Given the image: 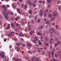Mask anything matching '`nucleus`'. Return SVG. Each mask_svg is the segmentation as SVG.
I'll return each instance as SVG.
<instances>
[{
	"label": "nucleus",
	"instance_id": "1",
	"mask_svg": "<svg viewBox=\"0 0 61 61\" xmlns=\"http://www.w3.org/2000/svg\"><path fill=\"white\" fill-rule=\"evenodd\" d=\"M3 14L5 15V19H6V20H8L9 17H8V16L7 15H8L9 14V13H6V12L4 11L3 12Z\"/></svg>",
	"mask_w": 61,
	"mask_h": 61
},
{
	"label": "nucleus",
	"instance_id": "2",
	"mask_svg": "<svg viewBox=\"0 0 61 61\" xmlns=\"http://www.w3.org/2000/svg\"><path fill=\"white\" fill-rule=\"evenodd\" d=\"M53 15L54 17L56 16L57 15V13L56 11H54L53 12Z\"/></svg>",
	"mask_w": 61,
	"mask_h": 61
},
{
	"label": "nucleus",
	"instance_id": "3",
	"mask_svg": "<svg viewBox=\"0 0 61 61\" xmlns=\"http://www.w3.org/2000/svg\"><path fill=\"white\" fill-rule=\"evenodd\" d=\"M39 14L40 15V16H42V15H43V10H40Z\"/></svg>",
	"mask_w": 61,
	"mask_h": 61
},
{
	"label": "nucleus",
	"instance_id": "4",
	"mask_svg": "<svg viewBox=\"0 0 61 61\" xmlns=\"http://www.w3.org/2000/svg\"><path fill=\"white\" fill-rule=\"evenodd\" d=\"M55 19L56 18H55L54 17H52L51 19V22H52V21H55Z\"/></svg>",
	"mask_w": 61,
	"mask_h": 61
},
{
	"label": "nucleus",
	"instance_id": "5",
	"mask_svg": "<svg viewBox=\"0 0 61 61\" xmlns=\"http://www.w3.org/2000/svg\"><path fill=\"white\" fill-rule=\"evenodd\" d=\"M2 54L0 52V56H1L2 58H3L4 56V52H2Z\"/></svg>",
	"mask_w": 61,
	"mask_h": 61
},
{
	"label": "nucleus",
	"instance_id": "6",
	"mask_svg": "<svg viewBox=\"0 0 61 61\" xmlns=\"http://www.w3.org/2000/svg\"><path fill=\"white\" fill-rule=\"evenodd\" d=\"M2 8H4L3 11L4 12H5L6 10V7H5V5H3L2 6Z\"/></svg>",
	"mask_w": 61,
	"mask_h": 61
},
{
	"label": "nucleus",
	"instance_id": "7",
	"mask_svg": "<svg viewBox=\"0 0 61 61\" xmlns=\"http://www.w3.org/2000/svg\"><path fill=\"white\" fill-rule=\"evenodd\" d=\"M13 32H9V34L8 35V36H9V37H11L10 36H12V34H13Z\"/></svg>",
	"mask_w": 61,
	"mask_h": 61
},
{
	"label": "nucleus",
	"instance_id": "8",
	"mask_svg": "<svg viewBox=\"0 0 61 61\" xmlns=\"http://www.w3.org/2000/svg\"><path fill=\"white\" fill-rule=\"evenodd\" d=\"M10 24H9L8 25V26L6 28V29H10Z\"/></svg>",
	"mask_w": 61,
	"mask_h": 61
},
{
	"label": "nucleus",
	"instance_id": "9",
	"mask_svg": "<svg viewBox=\"0 0 61 61\" xmlns=\"http://www.w3.org/2000/svg\"><path fill=\"white\" fill-rule=\"evenodd\" d=\"M50 22L49 20H47V21L46 22V24L47 25H50Z\"/></svg>",
	"mask_w": 61,
	"mask_h": 61
},
{
	"label": "nucleus",
	"instance_id": "10",
	"mask_svg": "<svg viewBox=\"0 0 61 61\" xmlns=\"http://www.w3.org/2000/svg\"><path fill=\"white\" fill-rule=\"evenodd\" d=\"M19 17L17 16V17L15 18V20L16 21H18V20H19Z\"/></svg>",
	"mask_w": 61,
	"mask_h": 61
},
{
	"label": "nucleus",
	"instance_id": "11",
	"mask_svg": "<svg viewBox=\"0 0 61 61\" xmlns=\"http://www.w3.org/2000/svg\"><path fill=\"white\" fill-rule=\"evenodd\" d=\"M35 32V31L33 30H32L30 32V35H32L33 34V33H34Z\"/></svg>",
	"mask_w": 61,
	"mask_h": 61
},
{
	"label": "nucleus",
	"instance_id": "12",
	"mask_svg": "<svg viewBox=\"0 0 61 61\" xmlns=\"http://www.w3.org/2000/svg\"><path fill=\"white\" fill-rule=\"evenodd\" d=\"M51 30L52 31H53V32L54 33H56V32H55V30L54 28H51Z\"/></svg>",
	"mask_w": 61,
	"mask_h": 61
},
{
	"label": "nucleus",
	"instance_id": "13",
	"mask_svg": "<svg viewBox=\"0 0 61 61\" xmlns=\"http://www.w3.org/2000/svg\"><path fill=\"white\" fill-rule=\"evenodd\" d=\"M43 27H43V26H41L40 27H38V29L39 30H41V29H42V28H43Z\"/></svg>",
	"mask_w": 61,
	"mask_h": 61
},
{
	"label": "nucleus",
	"instance_id": "14",
	"mask_svg": "<svg viewBox=\"0 0 61 61\" xmlns=\"http://www.w3.org/2000/svg\"><path fill=\"white\" fill-rule=\"evenodd\" d=\"M17 11L18 12L19 14H21V13L20 12V11H19V10H20V9H17Z\"/></svg>",
	"mask_w": 61,
	"mask_h": 61
},
{
	"label": "nucleus",
	"instance_id": "15",
	"mask_svg": "<svg viewBox=\"0 0 61 61\" xmlns=\"http://www.w3.org/2000/svg\"><path fill=\"white\" fill-rule=\"evenodd\" d=\"M37 35H39V36H41L42 35V34L40 33V31H39V32H38Z\"/></svg>",
	"mask_w": 61,
	"mask_h": 61
},
{
	"label": "nucleus",
	"instance_id": "16",
	"mask_svg": "<svg viewBox=\"0 0 61 61\" xmlns=\"http://www.w3.org/2000/svg\"><path fill=\"white\" fill-rule=\"evenodd\" d=\"M38 10V9L37 8H36L35 9V13H36H36H37V10Z\"/></svg>",
	"mask_w": 61,
	"mask_h": 61
},
{
	"label": "nucleus",
	"instance_id": "17",
	"mask_svg": "<svg viewBox=\"0 0 61 61\" xmlns=\"http://www.w3.org/2000/svg\"><path fill=\"white\" fill-rule=\"evenodd\" d=\"M11 26L12 27H13L15 26V24L13 23H12L11 24Z\"/></svg>",
	"mask_w": 61,
	"mask_h": 61
},
{
	"label": "nucleus",
	"instance_id": "18",
	"mask_svg": "<svg viewBox=\"0 0 61 61\" xmlns=\"http://www.w3.org/2000/svg\"><path fill=\"white\" fill-rule=\"evenodd\" d=\"M10 20L11 21H13L14 20V18L13 17H11L10 18Z\"/></svg>",
	"mask_w": 61,
	"mask_h": 61
},
{
	"label": "nucleus",
	"instance_id": "19",
	"mask_svg": "<svg viewBox=\"0 0 61 61\" xmlns=\"http://www.w3.org/2000/svg\"><path fill=\"white\" fill-rule=\"evenodd\" d=\"M48 16L49 18H51V15L50 13H49L48 15Z\"/></svg>",
	"mask_w": 61,
	"mask_h": 61
},
{
	"label": "nucleus",
	"instance_id": "20",
	"mask_svg": "<svg viewBox=\"0 0 61 61\" xmlns=\"http://www.w3.org/2000/svg\"><path fill=\"white\" fill-rule=\"evenodd\" d=\"M15 61H21V60L20 59H17L15 60Z\"/></svg>",
	"mask_w": 61,
	"mask_h": 61
},
{
	"label": "nucleus",
	"instance_id": "21",
	"mask_svg": "<svg viewBox=\"0 0 61 61\" xmlns=\"http://www.w3.org/2000/svg\"><path fill=\"white\" fill-rule=\"evenodd\" d=\"M29 13L31 15V14H32V10H30V11H29Z\"/></svg>",
	"mask_w": 61,
	"mask_h": 61
},
{
	"label": "nucleus",
	"instance_id": "22",
	"mask_svg": "<svg viewBox=\"0 0 61 61\" xmlns=\"http://www.w3.org/2000/svg\"><path fill=\"white\" fill-rule=\"evenodd\" d=\"M48 11V10L47 9H46L45 10L44 13H46V12H47Z\"/></svg>",
	"mask_w": 61,
	"mask_h": 61
},
{
	"label": "nucleus",
	"instance_id": "23",
	"mask_svg": "<svg viewBox=\"0 0 61 61\" xmlns=\"http://www.w3.org/2000/svg\"><path fill=\"white\" fill-rule=\"evenodd\" d=\"M28 4H31V1L30 0H28Z\"/></svg>",
	"mask_w": 61,
	"mask_h": 61
},
{
	"label": "nucleus",
	"instance_id": "24",
	"mask_svg": "<svg viewBox=\"0 0 61 61\" xmlns=\"http://www.w3.org/2000/svg\"><path fill=\"white\" fill-rule=\"evenodd\" d=\"M61 6H58V9H59V11H60V10H61Z\"/></svg>",
	"mask_w": 61,
	"mask_h": 61
},
{
	"label": "nucleus",
	"instance_id": "25",
	"mask_svg": "<svg viewBox=\"0 0 61 61\" xmlns=\"http://www.w3.org/2000/svg\"><path fill=\"white\" fill-rule=\"evenodd\" d=\"M33 6V7H36V4H35L34 3H33L32 4Z\"/></svg>",
	"mask_w": 61,
	"mask_h": 61
},
{
	"label": "nucleus",
	"instance_id": "26",
	"mask_svg": "<svg viewBox=\"0 0 61 61\" xmlns=\"http://www.w3.org/2000/svg\"><path fill=\"white\" fill-rule=\"evenodd\" d=\"M51 0H47L48 3H51Z\"/></svg>",
	"mask_w": 61,
	"mask_h": 61
},
{
	"label": "nucleus",
	"instance_id": "27",
	"mask_svg": "<svg viewBox=\"0 0 61 61\" xmlns=\"http://www.w3.org/2000/svg\"><path fill=\"white\" fill-rule=\"evenodd\" d=\"M21 45L22 46H23V47H25V44H23V43L21 44Z\"/></svg>",
	"mask_w": 61,
	"mask_h": 61
},
{
	"label": "nucleus",
	"instance_id": "28",
	"mask_svg": "<svg viewBox=\"0 0 61 61\" xmlns=\"http://www.w3.org/2000/svg\"><path fill=\"white\" fill-rule=\"evenodd\" d=\"M44 43L46 46H48V43H47L46 44V43H45V42H44Z\"/></svg>",
	"mask_w": 61,
	"mask_h": 61
},
{
	"label": "nucleus",
	"instance_id": "29",
	"mask_svg": "<svg viewBox=\"0 0 61 61\" xmlns=\"http://www.w3.org/2000/svg\"><path fill=\"white\" fill-rule=\"evenodd\" d=\"M50 6H51V5L49 4L48 5V6H47V8H50Z\"/></svg>",
	"mask_w": 61,
	"mask_h": 61
},
{
	"label": "nucleus",
	"instance_id": "30",
	"mask_svg": "<svg viewBox=\"0 0 61 61\" xmlns=\"http://www.w3.org/2000/svg\"><path fill=\"white\" fill-rule=\"evenodd\" d=\"M46 13H45L44 14V17H46Z\"/></svg>",
	"mask_w": 61,
	"mask_h": 61
},
{
	"label": "nucleus",
	"instance_id": "31",
	"mask_svg": "<svg viewBox=\"0 0 61 61\" xmlns=\"http://www.w3.org/2000/svg\"><path fill=\"white\" fill-rule=\"evenodd\" d=\"M51 55L52 56H54V51H52Z\"/></svg>",
	"mask_w": 61,
	"mask_h": 61
},
{
	"label": "nucleus",
	"instance_id": "32",
	"mask_svg": "<svg viewBox=\"0 0 61 61\" xmlns=\"http://www.w3.org/2000/svg\"><path fill=\"white\" fill-rule=\"evenodd\" d=\"M27 6L26 5H25V9H26L27 8Z\"/></svg>",
	"mask_w": 61,
	"mask_h": 61
},
{
	"label": "nucleus",
	"instance_id": "33",
	"mask_svg": "<svg viewBox=\"0 0 61 61\" xmlns=\"http://www.w3.org/2000/svg\"><path fill=\"white\" fill-rule=\"evenodd\" d=\"M15 32H17V31H18V30L17 29V28H16L15 29Z\"/></svg>",
	"mask_w": 61,
	"mask_h": 61
},
{
	"label": "nucleus",
	"instance_id": "34",
	"mask_svg": "<svg viewBox=\"0 0 61 61\" xmlns=\"http://www.w3.org/2000/svg\"><path fill=\"white\" fill-rule=\"evenodd\" d=\"M12 6L13 8H15V5H12Z\"/></svg>",
	"mask_w": 61,
	"mask_h": 61
},
{
	"label": "nucleus",
	"instance_id": "35",
	"mask_svg": "<svg viewBox=\"0 0 61 61\" xmlns=\"http://www.w3.org/2000/svg\"><path fill=\"white\" fill-rule=\"evenodd\" d=\"M33 58L34 60L35 61H36V57H35V56H34L33 57Z\"/></svg>",
	"mask_w": 61,
	"mask_h": 61
},
{
	"label": "nucleus",
	"instance_id": "36",
	"mask_svg": "<svg viewBox=\"0 0 61 61\" xmlns=\"http://www.w3.org/2000/svg\"><path fill=\"white\" fill-rule=\"evenodd\" d=\"M21 8H23V7H24V4H21Z\"/></svg>",
	"mask_w": 61,
	"mask_h": 61
},
{
	"label": "nucleus",
	"instance_id": "37",
	"mask_svg": "<svg viewBox=\"0 0 61 61\" xmlns=\"http://www.w3.org/2000/svg\"><path fill=\"white\" fill-rule=\"evenodd\" d=\"M42 54L43 55L45 54V51H44L42 52Z\"/></svg>",
	"mask_w": 61,
	"mask_h": 61
},
{
	"label": "nucleus",
	"instance_id": "38",
	"mask_svg": "<svg viewBox=\"0 0 61 61\" xmlns=\"http://www.w3.org/2000/svg\"><path fill=\"white\" fill-rule=\"evenodd\" d=\"M16 44L17 45H18V46H20V44L19 43H17Z\"/></svg>",
	"mask_w": 61,
	"mask_h": 61
},
{
	"label": "nucleus",
	"instance_id": "39",
	"mask_svg": "<svg viewBox=\"0 0 61 61\" xmlns=\"http://www.w3.org/2000/svg\"><path fill=\"white\" fill-rule=\"evenodd\" d=\"M53 61H57V60L55 59V58H53Z\"/></svg>",
	"mask_w": 61,
	"mask_h": 61
},
{
	"label": "nucleus",
	"instance_id": "40",
	"mask_svg": "<svg viewBox=\"0 0 61 61\" xmlns=\"http://www.w3.org/2000/svg\"><path fill=\"white\" fill-rule=\"evenodd\" d=\"M38 43L39 45H40V46H41L42 45V43L41 42H39Z\"/></svg>",
	"mask_w": 61,
	"mask_h": 61
},
{
	"label": "nucleus",
	"instance_id": "41",
	"mask_svg": "<svg viewBox=\"0 0 61 61\" xmlns=\"http://www.w3.org/2000/svg\"><path fill=\"white\" fill-rule=\"evenodd\" d=\"M61 53V51H58V53H59V54H60V53Z\"/></svg>",
	"mask_w": 61,
	"mask_h": 61
},
{
	"label": "nucleus",
	"instance_id": "42",
	"mask_svg": "<svg viewBox=\"0 0 61 61\" xmlns=\"http://www.w3.org/2000/svg\"><path fill=\"white\" fill-rule=\"evenodd\" d=\"M40 20L39 19H38L37 21V22L38 23V22H39Z\"/></svg>",
	"mask_w": 61,
	"mask_h": 61
},
{
	"label": "nucleus",
	"instance_id": "43",
	"mask_svg": "<svg viewBox=\"0 0 61 61\" xmlns=\"http://www.w3.org/2000/svg\"><path fill=\"white\" fill-rule=\"evenodd\" d=\"M56 24L55 23H52V25H55Z\"/></svg>",
	"mask_w": 61,
	"mask_h": 61
},
{
	"label": "nucleus",
	"instance_id": "44",
	"mask_svg": "<svg viewBox=\"0 0 61 61\" xmlns=\"http://www.w3.org/2000/svg\"><path fill=\"white\" fill-rule=\"evenodd\" d=\"M33 42H34V43H35L36 44V43H37V42H36V41L35 40H34Z\"/></svg>",
	"mask_w": 61,
	"mask_h": 61
},
{
	"label": "nucleus",
	"instance_id": "45",
	"mask_svg": "<svg viewBox=\"0 0 61 61\" xmlns=\"http://www.w3.org/2000/svg\"><path fill=\"white\" fill-rule=\"evenodd\" d=\"M6 38H5L4 39V42H6Z\"/></svg>",
	"mask_w": 61,
	"mask_h": 61
},
{
	"label": "nucleus",
	"instance_id": "46",
	"mask_svg": "<svg viewBox=\"0 0 61 61\" xmlns=\"http://www.w3.org/2000/svg\"><path fill=\"white\" fill-rule=\"evenodd\" d=\"M36 2H37V0H35L34 1V3H36Z\"/></svg>",
	"mask_w": 61,
	"mask_h": 61
},
{
	"label": "nucleus",
	"instance_id": "47",
	"mask_svg": "<svg viewBox=\"0 0 61 61\" xmlns=\"http://www.w3.org/2000/svg\"><path fill=\"white\" fill-rule=\"evenodd\" d=\"M36 61H39V58H36Z\"/></svg>",
	"mask_w": 61,
	"mask_h": 61
},
{
	"label": "nucleus",
	"instance_id": "48",
	"mask_svg": "<svg viewBox=\"0 0 61 61\" xmlns=\"http://www.w3.org/2000/svg\"><path fill=\"white\" fill-rule=\"evenodd\" d=\"M60 42L59 41H58L57 42L58 45H59Z\"/></svg>",
	"mask_w": 61,
	"mask_h": 61
},
{
	"label": "nucleus",
	"instance_id": "49",
	"mask_svg": "<svg viewBox=\"0 0 61 61\" xmlns=\"http://www.w3.org/2000/svg\"><path fill=\"white\" fill-rule=\"evenodd\" d=\"M35 39H36V40L37 41H38V39H37V37H36L35 38Z\"/></svg>",
	"mask_w": 61,
	"mask_h": 61
},
{
	"label": "nucleus",
	"instance_id": "50",
	"mask_svg": "<svg viewBox=\"0 0 61 61\" xmlns=\"http://www.w3.org/2000/svg\"><path fill=\"white\" fill-rule=\"evenodd\" d=\"M42 2V1H39V3H41Z\"/></svg>",
	"mask_w": 61,
	"mask_h": 61
},
{
	"label": "nucleus",
	"instance_id": "51",
	"mask_svg": "<svg viewBox=\"0 0 61 61\" xmlns=\"http://www.w3.org/2000/svg\"><path fill=\"white\" fill-rule=\"evenodd\" d=\"M45 40H46V41H47V40H48V38H45Z\"/></svg>",
	"mask_w": 61,
	"mask_h": 61
},
{
	"label": "nucleus",
	"instance_id": "52",
	"mask_svg": "<svg viewBox=\"0 0 61 61\" xmlns=\"http://www.w3.org/2000/svg\"><path fill=\"white\" fill-rule=\"evenodd\" d=\"M49 11L50 13H52V11L51 10H49Z\"/></svg>",
	"mask_w": 61,
	"mask_h": 61
},
{
	"label": "nucleus",
	"instance_id": "53",
	"mask_svg": "<svg viewBox=\"0 0 61 61\" xmlns=\"http://www.w3.org/2000/svg\"><path fill=\"white\" fill-rule=\"evenodd\" d=\"M16 25L17 26H19V24H18V23H17L16 24Z\"/></svg>",
	"mask_w": 61,
	"mask_h": 61
},
{
	"label": "nucleus",
	"instance_id": "54",
	"mask_svg": "<svg viewBox=\"0 0 61 61\" xmlns=\"http://www.w3.org/2000/svg\"><path fill=\"white\" fill-rule=\"evenodd\" d=\"M6 23H5L4 24V25H3V26H5V25H6Z\"/></svg>",
	"mask_w": 61,
	"mask_h": 61
},
{
	"label": "nucleus",
	"instance_id": "55",
	"mask_svg": "<svg viewBox=\"0 0 61 61\" xmlns=\"http://www.w3.org/2000/svg\"><path fill=\"white\" fill-rule=\"evenodd\" d=\"M55 38L56 41H57V39L56 37Z\"/></svg>",
	"mask_w": 61,
	"mask_h": 61
},
{
	"label": "nucleus",
	"instance_id": "56",
	"mask_svg": "<svg viewBox=\"0 0 61 61\" xmlns=\"http://www.w3.org/2000/svg\"><path fill=\"white\" fill-rule=\"evenodd\" d=\"M38 52H41V51H40V50H39L38 51Z\"/></svg>",
	"mask_w": 61,
	"mask_h": 61
},
{
	"label": "nucleus",
	"instance_id": "57",
	"mask_svg": "<svg viewBox=\"0 0 61 61\" xmlns=\"http://www.w3.org/2000/svg\"><path fill=\"white\" fill-rule=\"evenodd\" d=\"M21 53L22 54H24V52L23 51H22Z\"/></svg>",
	"mask_w": 61,
	"mask_h": 61
},
{
	"label": "nucleus",
	"instance_id": "58",
	"mask_svg": "<svg viewBox=\"0 0 61 61\" xmlns=\"http://www.w3.org/2000/svg\"><path fill=\"white\" fill-rule=\"evenodd\" d=\"M55 27L56 28H58V25H56Z\"/></svg>",
	"mask_w": 61,
	"mask_h": 61
},
{
	"label": "nucleus",
	"instance_id": "59",
	"mask_svg": "<svg viewBox=\"0 0 61 61\" xmlns=\"http://www.w3.org/2000/svg\"><path fill=\"white\" fill-rule=\"evenodd\" d=\"M6 6L7 8H8L9 7V5H6Z\"/></svg>",
	"mask_w": 61,
	"mask_h": 61
},
{
	"label": "nucleus",
	"instance_id": "60",
	"mask_svg": "<svg viewBox=\"0 0 61 61\" xmlns=\"http://www.w3.org/2000/svg\"><path fill=\"white\" fill-rule=\"evenodd\" d=\"M59 55V56H60V58H61V55L60 54Z\"/></svg>",
	"mask_w": 61,
	"mask_h": 61
},
{
	"label": "nucleus",
	"instance_id": "61",
	"mask_svg": "<svg viewBox=\"0 0 61 61\" xmlns=\"http://www.w3.org/2000/svg\"><path fill=\"white\" fill-rule=\"evenodd\" d=\"M20 36H22V33H20Z\"/></svg>",
	"mask_w": 61,
	"mask_h": 61
},
{
	"label": "nucleus",
	"instance_id": "62",
	"mask_svg": "<svg viewBox=\"0 0 61 61\" xmlns=\"http://www.w3.org/2000/svg\"><path fill=\"white\" fill-rule=\"evenodd\" d=\"M52 45H51L50 48V49H52Z\"/></svg>",
	"mask_w": 61,
	"mask_h": 61
},
{
	"label": "nucleus",
	"instance_id": "63",
	"mask_svg": "<svg viewBox=\"0 0 61 61\" xmlns=\"http://www.w3.org/2000/svg\"><path fill=\"white\" fill-rule=\"evenodd\" d=\"M10 14L11 15H14V13L12 12H11L10 13Z\"/></svg>",
	"mask_w": 61,
	"mask_h": 61
},
{
	"label": "nucleus",
	"instance_id": "64",
	"mask_svg": "<svg viewBox=\"0 0 61 61\" xmlns=\"http://www.w3.org/2000/svg\"><path fill=\"white\" fill-rule=\"evenodd\" d=\"M44 20L45 21H47V20L46 19V18H45L44 19Z\"/></svg>",
	"mask_w": 61,
	"mask_h": 61
}]
</instances>
